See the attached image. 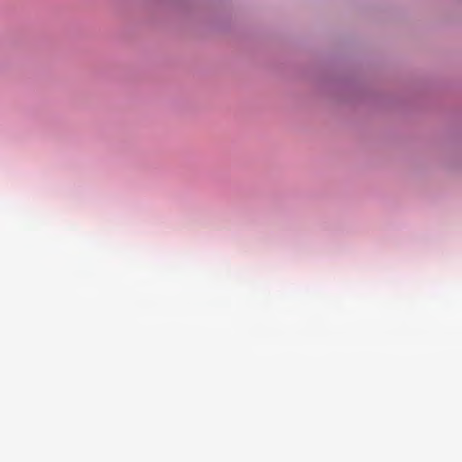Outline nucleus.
I'll return each instance as SVG.
<instances>
[{"instance_id": "f257e3e1", "label": "nucleus", "mask_w": 462, "mask_h": 462, "mask_svg": "<svg viewBox=\"0 0 462 462\" xmlns=\"http://www.w3.org/2000/svg\"><path fill=\"white\" fill-rule=\"evenodd\" d=\"M376 100H377V107L379 106V102H380V96H379V93L377 92V97H376Z\"/></svg>"}]
</instances>
